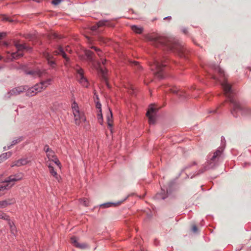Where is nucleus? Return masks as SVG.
<instances>
[{"label": "nucleus", "mask_w": 251, "mask_h": 251, "mask_svg": "<svg viewBox=\"0 0 251 251\" xmlns=\"http://www.w3.org/2000/svg\"><path fill=\"white\" fill-rule=\"evenodd\" d=\"M27 86H21L13 88L5 95V98L9 99L12 96H15L20 95L21 93L26 91Z\"/></svg>", "instance_id": "nucleus-4"}, {"label": "nucleus", "mask_w": 251, "mask_h": 251, "mask_svg": "<svg viewBox=\"0 0 251 251\" xmlns=\"http://www.w3.org/2000/svg\"><path fill=\"white\" fill-rule=\"evenodd\" d=\"M171 19V17H165L164 18V20H166V19Z\"/></svg>", "instance_id": "nucleus-51"}, {"label": "nucleus", "mask_w": 251, "mask_h": 251, "mask_svg": "<svg viewBox=\"0 0 251 251\" xmlns=\"http://www.w3.org/2000/svg\"><path fill=\"white\" fill-rule=\"evenodd\" d=\"M7 35V33L5 32H0V41L5 38Z\"/></svg>", "instance_id": "nucleus-41"}, {"label": "nucleus", "mask_w": 251, "mask_h": 251, "mask_svg": "<svg viewBox=\"0 0 251 251\" xmlns=\"http://www.w3.org/2000/svg\"><path fill=\"white\" fill-rule=\"evenodd\" d=\"M40 85V82L36 84L34 86L32 87V90H35V91H37L38 93L42 91L43 89H42V86H41Z\"/></svg>", "instance_id": "nucleus-30"}, {"label": "nucleus", "mask_w": 251, "mask_h": 251, "mask_svg": "<svg viewBox=\"0 0 251 251\" xmlns=\"http://www.w3.org/2000/svg\"><path fill=\"white\" fill-rule=\"evenodd\" d=\"M54 55L59 54L61 55L64 58L66 59V62L64 63L65 66H67V62L69 61L68 58L66 56L63 48H58V50L53 52Z\"/></svg>", "instance_id": "nucleus-12"}, {"label": "nucleus", "mask_w": 251, "mask_h": 251, "mask_svg": "<svg viewBox=\"0 0 251 251\" xmlns=\"http://www.w3.org/2000/svg\"><path fill=\"white\" fill-rule=\"evenodd\" d=\"M0 219L6 221L7 223H9V221H11L9 217L4 213H0Z\"/></svg>", "instance_id": "nucleus-31"}, {"label": "nucleus", "mask_w": 251, "mask_h": 251, "mask_svg": "<svg viewBox=\"0 0 251 251\" xmlns=\"http://www.w3.org/2000/svg\"><path fill=\"white\" fill-rule=\"evenodd\" d=\"M133 63H134V65H135V66H136L137 67H139V68H140V65H139V64L138 62H133Z\"/></svg>", "instance_id": "nucleus-50"}, {"label": "nucleus", "mask_w": 251, "mask_h": 251, "mask_svg": "<svg viewBox=\"0 0 251 251\" xmlns=\"http://www.w3.org/2000/svg\"><path fill=\"white\" fill-rule=\"evenodd\" d=\"M170 92L174 94H176L178 92V89L176 87H172L169 89Z\"/></svg>", "instance_id": "nucleus-38"}, {"label": "nucleus", "mask_w": 251, "mask_h": 251, "mask_svg": "<svg viewBox=\"0 0 251 251\" xmlns=\"http://www.w3.org/2000/svg\"><path fill=\"white\" fill-rule=\"evenodd\" d=\"M222 153V151L220 150H217L213 154L211 160L213 161H215L216 158L220 156Z\"/></svg>", "instance_id": "nucleus-28"}, {"label": "nucleus", "mask_w": 251, "mask_h": 251, "mask_svg": "<svg viewBox=\"0 0 251 251\" xmlns=\"http://www.w3.org/2000/svg\"><path fill=\"white\" fill-rule=\"evenodd\" d=\"M96 107L97 108L100 109V110H101V104L99 101L96 102Z\"/></svg>", "instance_id": "nucleus-47"}, {"label": "nucleus", "mask_w": 251, "mask_h": 251, "mask_svg": "<svg viewBox=\"0 0 251 251\" xmlns=\"http://www.w3.org/2000/svg\"><path fill=\"white\" fill-rule=\"evenodd\" d=\"M156 111L157 109L154 107L153 105H151L147 113V116L149 118V122L150 124H154L155 123V117H154L153 114H155Z\"/></svg>", "instance_id": "nucleus-5"}, {"label": "nucleus", "mask_w": 251, "mask_h": 251, "mask_svg": "<svg viewBox=\"0 0 251 251\" xmlns=\"http://www.w3.org/2000/svg\"><path fill=\"white\" fill-rule=\"evenodd\" d=\"M132 30L137 34H141L143 31V28L142 27L138 26L137 25H132L131 26Z\"/></svg>", "instance_id": "nucleus-22"}, {"label": "nucleus", "mask_w": 251, "mask_h": 251, "mask_svg": "<svg viewBox=\"0 0 251 251\" xmlns=\"http://www.w3.org/2000/svg\"><path fill=\"white\" fill-rule=\"evenodd\" d=\"M71 242L73 246L78 247V242L75 236H73L71 237Z\"/></svg>", "instance_id": "nucleus-29"}, {"label": "nucleus", "mask_w": 251, "mask_h": 251, "mask_svg": "<svg viewBox=\"0 0 251 251\" xmlns=\"http://www.w3.org/2000/svg\"><path fill=\"white\" fill-rule=\"evenodd\" d=\"M24 175L22 173H18L8 177L4 181L0 183V197L2 196L5 192L10 189L16 181L21 180Z\"/></svg>", "instance_id": "nucleus-2"}, {"label": "nucleus", "mask_w": 251, "mask_h": 251, "mask_svg": "<svg viewBox=\"0 0 251 251\" xmlns=\"http://www.w3.org/2000/svg\"><path fill=\"white\" fill-rule=\"evenodd\" d=\"M11 155H12V153L10 151H8V152H7L2 154L0 156V162L1 161L6 160V159H7L9 157H10L11 156Z\"/></svg>", "instance_id": "nucleus-24"}, {"label": "nucleus", "mask_w": 251, "mask_h": 251, "mask_svg": "<svg viewBox=\"0 0 251 251\" xmlns=\"http://www.w3.org/2000/svg\"><path fill=\"white\" fill-rule=\"evenodd\" d=\"M65 47H69V46H68V45H67V46H66Z\"/></svg>", "instance_id": "nucleus-56"}, {"label": "nucleus", "mask_w": 251, "mask_h": 251, "mask_svg": "<svg viewBox=\"0 0 251 251\" xmlns=\"http://www.w3.org/2000/svg\"><path fill=\"white\" fill-rule=\"evenodd\" d=\"M126 199H125V200H124L122 201H119L117 203H112V202L105 203H104L103 204H101V207L105 208V207H110V206H112L119 205L121 204Z\"/></svg>", "instance_id": "nucleus-21"}, {"label": "nucleus", "mask_w": 251, "mask_h": 251, "mask_svg": "<svg viewBox=\"0 0 251 251\" xmlns=\"http://www.w3.org/2000/svg\"><path fill=\"white\" fill-rule=\"evenodd\" d=\"M206 170V169L205 168H204L203 170H201V173H203V172H204L205 170Z\"/></svg>", "instance_id": "nucleus-52"}, {"label": "nucleus", "mask_w": 251, "mask_h": 251, "mask_svg": "<svg viewBox=\"0 0 251 251\" xmlns=\"http://www.w3.org/2000/svg\"><path fill=\"white\" fill-rule=\"evenodd\" d=\"M52 162H53L55 164H56L59 169L61 168L60 163L59 160L57 157H55L53 159H52L51 160Z\"/></svg>", "instance_id": "nucleus-37"}, {"label": "nucleus", "mask_w": 251, "mask_h": 251, "mask_svg": "<svg viewBox=\"0 0 251 251\" xmlns=\"http://www.w3.org/2000/svg\"><path fill=\"white\" fill-rule=\"evenodd\" d=\"M2 21H6V22H8L10 23H13L15 21L13 19H11L10 18H9L8 17L4 15H2Z\"/></svg>", "instance_id": "nucleus-34"}, {"label": "nucleus", "mask_w": 251, "mask_h": 251, "mask_svg": "<svg viewBox=\"0 0 251 251\" xmlns=\"http://www.w3.org/2000/svg\"><path fill=\"white\" fill-rule=\"evenodd\" d=\"M102 26H113V25L107 21H101L97 24L92 26L91 29L92 31H96L99 27Z\"/></svg>", "instance_id": "nucleus-9"}, {"label": "nucleus", "mask_w": 251, "mask_h": 251, "mask_svg": "<svg viewBox=\"0 0 251 251\" xmlns=\"http://www.w3.org/2000/svg\"><path fill=\"white\" fill-rule=\"evenodd\" d=\"M165 198H166V197H164V196H163V197H162V198L163 199H164Z\"/></svg>", "instance_id": "nucleus-55"}, {"label": "nucleus", "mask_w": 251, "mask_h": 251, "mask_svg": "<svg viewBox=\"0 0 251 251\" xmlns=\"http://www.w3.org/2000/svg\"><path fill=\"white\" fill-rule=\"evenodd\" d=\"M79 83L85 87H88L89 85L87 79L83 75V71L81 68H79Z\"/></svg>", "instance_id": "nucleus-10"}, {"label": "nucleus", "mask_w": 251, "mask_h": 251, "mask_svg": "<svg viewBox=\"0 0 251 251\" xmlns=\"http://www.w3.org/2000/svg\"><path fill=\"white\" fill-rule=\"evenodd\" d=\"M52 81V79L51 78H48L46 80H42L40 81L41 86H42V89L44 90L46 89L50 85Z\"/></svg>", "instance_id": "nucleus-18"}, {"label": "nucleus", "mask_w": 251, "mask_h": 251, "mask_svg": "<svg viewBox=\"0 0 251 251\" xmlns=\"http://www.w3.org/2000/svg\"><path fill=\"white\" fill-rule=\"evenodd\" d=\"M15 200L14 199H8L0 201V208L5 207L8 205L14 203Z\"/></svg>", "instance_id": "nucleus-17"}, {"label": "nucleus", "mask_w": 251, "mask_h": 251, "mask_svg": "<svg viewBox=\"0 0 251 251\" xmlns=\"http://www.w3.org/2000/svg\"><path fill=\"white\" fill-rule=\"evenodd\" d=\"M85 53L88 59L91 61H93L95 57L94 52L90 50H86Z\"/></svg>", "instance_id": "nucleus-25"}, {"label": "nucleus", "mask_w": 251, "mask_h": 251, "mask_svg": "<svg viewBox=\"0 0 251 251\" xmlns=\"http://www.w3.org/2000/svg\"><path fill=\"white\" fill-rule=\"evenodd\" d=\"M99 70L102 75V78L105 81V83H106L107 85L108 86V84L107 82V78L105 76V74L107 73V70H106L105 67H103L102 66V65L100 63L99 64Z\"/></svg>", "instance_id": "nucleus-16"}, {"label": "nucleus", "mask_w": 251, "mask_h": 251, "mask_svg": "<svg viewBox=\"0 0 251 251\" xmlns=\"http://www.w3.org/2000/svg\"><path fill=\"white\" fill-rule=\"evenodd\" d=\"M61 1V0H52V3L54 5H57Z\"/></svg>", "instance_id": "nucleus-44"}, {"label": "nucleus", "mask_w": 251, "mask_h": 251, "mask_svg": "<svg viewBox=\"0 0 251 251\" xmlns=\"http://www.w3.org/2000/svg\"><path fill=\"white\" fill-rule=\"evenodd\" d=\"M95 51L96 52V53H97L98 55L99 56H100L101 54H100V48H95Z\"/></svg>", "instance_id": "nucleus-45"}, {"label": "nucleus", "mask_w": 251, "mask_h": 251, "mask_svg": "<svg viewBox=\"0 0 251 251\" xmlns=\"http://www.w3.org/2000/svg\"><path fill=\"white\" fill-rule=\"evenodd\" d=\"M146 38L151 41L162 42L161 39L155 34H150L146 36Z\"/></svg>", "instance_id": "nucleus-15"}, {"label": "nucleus", "mask_w": 251, "mask_h": 251, "mask_svg": "<svg viewBox=\"0 0 251 251\" xmlns=\"http://www.w3.org/2000/svg\"><path fill=\"white\" fill-rule=\"evenodd\" d=\"M51 149L49 148L48 145H45L44 148V151L46 152H48Z\"/></svg>", "instance_id": "nucleus-43"}, {"label": "nucleus", "mask_w": 251, "mask_h": 251, "mask_svg": "<svg viewBox=\"0 0 251 251\" xmlns=\"http://www.w3.org/2000/svg\"><path fill=\"white\" fill-rule=\"evenodd\" d=\"M44 56L47 59L48 64L50 66L51 69H54L56 67V63L54 60L52 55L49 53L48 52L44 53Z\"/></svg>", "instance_id": "nucleus-7"}, {"label": "nucleus", "mask_w": 251, "mask_h": 251, "mask_svg": "<svg viewBox=\"0 0 251 251\" xmlns=\"http://www.w3.org/2000/svg\"><path fill=\"white\" fill-rule=\"evenodd\" d=\"M112 118V114L111 111L109 109V115H108L107 116V123L108 125L110 126H112V120H111V119Z\"/></svg>", "instance_id": "nucleus-33"}, {"label": "nucleus", "mask_w": 251, "mask_h": 251, "mask_svg": "<svg viewBox=\"0 0 251 251\" xmlns=\"http://www.w3.org/2000/svg\"><path fill=\"white\" fill-rule=\"evenodd\" d=\"M79 203H82L84 205L88 206L89 201L87 200H85L81 201L79 200Z\"/></svg>", "instance_id": "nucleus-42"}, {"label": "nucleus", "mask_w": 251, "mask_h": 251, "mask_svg": "<svg viewBox=\"0 0 251 251\" xmlns=\"http://www.w3.org/2000/svg\"><path fill=\"white\" fill-rule=\"evenodd\" d=\"M47 156L50 161L55 158V157H56L54 152L52 150L47 153Z\"/></svg>", "instance_id": "nucleus-27"}, {"label": "nucleus", "mask_w": 251, "mask_h": 251, "mask_svg": "<svg viewBox=\"0 0 251 251\" xmlns=\"http://www.w3.org/2000/svg\"><path fill=\"white\" fill-rule=\"evenodd\" d=\"M131 89L132 91H133V90H134L133 86H131Z\"/></svg>", "instance_id": "nucleus-53"}, {"label": "nucleus", "mask_w": 251, "mask_h": 251, "mask_svg": "<svg viewBox=\"0 0 251 251\" xmlns=\"http://www.w3.org/2000/svg\"><path fill=\"white\" fill-rule=\"evenodd\" d=\"M14 46L15 47H27L26 45L23 44L22 43H21L19 41H14Z\"/></svg>", "instance_id": "nucleus-35"}, {"label": "nucleus", "mask_w": 251, "mask_h": 251, "mask_svg": "<svg viewBox=\"0 0 251 251\" xmlns=\"http://www.w3.org/2000/svg\"><path fill=\"white\" fill-rule=\"evenodd\" d=\"M50 38H61V36L55 32H51L49 34Z\"/></svg>", "instance_id": "nucleus-32"}, {"label": "nucleus", "mask_w": 251, "mask_h": 251, "mask_svg": "<svg viewBox=\"0 0 251 251\" xmlns=\"http://www.w3.org/2000/svg\"><path fill=\"white\" fill-rule=\"evenodd\" d=\"M72 101H73V103L72 104V108L73 114L74 115L75 123L77 124V121L78 118V106L77 103L75 101L74 96H72Z\"/></svg>", "instance_id": "nucleus-8"}, {"label": "nucleus", "mask_w": 251, "mask_h": 251, "mask_svg": "<svg viewBox=\"0 0 251 251\" xmlns=\"http://www.w3.org/2000/svg\"><path fill=\"white\" fill-rule=\"evenodd\" d=\"M86 121V118L84 115L83 113H81L79 112V121L85 122Z\"/></svg>", "instance_id": "nucleus-36"}, {"label": "nucleus", "mask_w": 251, "mask_h": 251, "mask_svg": "<svg viewBox=\"0 0 251 251\" xmlns=\"http://www.w3.org/2000/svg\"><path fill=\"white\" fill-rule=\"evenodd\" d=\"M4 45L5 46H8V44L6 42H4Z\"/></svg>", "instance_id": "nucleus-54"}, {"label": "nucleus", "mask_w": 251, "mask_h": 251, "mask_svg": "<svg viewBox=\"0 0 251 251\" xmlns=\"http://www.w3.org/2000/svg\"><path fill=\"white\" fill-rule=\"evenodd\" d=\"M49 172L50 174L57 180L59 181L60 176L57 175L56 172L54 170L53 167H52L50 163L48 164Z\"/></svg>", "instance_id": "nucleus-14"}, {"label": "nucleus", "mask_w": 251, "mask_h": 251, "mask_svg": "<svg viewBox=\"0 0 251 251\" xmlns=\"http://www.w3.org/2000/svg\"><path fill=\"white\" fill-rule=\"evenodd\" d=\"M151 70L154 72L155 76L159 79L164 77V72L166 64L162 60H154L152 64H151Z\"/></svg>", "instance_id": "nucleus-3"}, {"label": "nucleus", "mask_w": 251, "mask_h": 251, "mask_svg": "<svg viewBox=\"0 0 251 251\" xmlns=\"http://www.w3.org/2000/svg\"><path fill=\"white\" fill-rule=\"evenodd\" d=\"M192 230L194 232H197L198 231V228L196 225H193L192 227Z\"/></svg>", "instance_id": "nucleus-46"}, {"label": "nucleus", "mask_w": 251, "mask_h": 251, "mask_svg": "<svg viewBox=\"0 0 251 251\" xmlns=\"http://www.w3.org/2000/svg\"><path fill=\"white\" fill-rule=\"evenodd\" d=\"M18 50L16 52L11 53V57L13 59H17L18 57L22 56L23 54L24 50L28 49L29 48H17Z\"/></svg>", "instance_id": "nucleus-13"}, {"label": "nucleus", "mask_w": 251, "mask_h": 251, "mask_svg": "<svg viewBox=\"0 0 251 251\" xmlns=\"http://www.w3.org/2000/svg\"><path fill=\"white\" fill-rule=\"evenodd\" d=\"M25 74L26 75H31L34 77H42L45 75L47 74L46 70H40L37 69L36 70H31L29 71H26Z\"/></svg>", "instance_id": "nucleus-6"}, {"label": "nucleus", "mask_w": 251, "mask_h": 251, "mask_svg": "<svg viewBox=\"0 0 251 251\" xmlns=\"http://www.w3.org/2000/svg\"><path fill=\"white\" fill-rule=\"evenodd\" d=\"M29 162L27 158H21L17 161L13 162L11 165V167L14 166H21L27 164Z\"/></svg>", "instance_id": "nucleus-11"}, {"label": "nucleus", "mask_w": 251, "mask_h": 251, "mask_svg": "<svg viewBox=\"0 0 251 251\" xmlns=\"http://www.w3.org/2000/svg\"><path fill=\"white\" fill-rule=\"evenodd\" d=\"M26 95L28 97H32L38 93L37 91L32 90V87L27 88L26 90Z\"/></svg>", "instance_id": "nucleus-23"}, {"label": "nucleus", "mask_w": 251, "mask_h": 251, "mask_svg": "<svg viewBox=\"0 0 251 251\" xmlns=\"http://www.w3.org/2000/svg\"><path fill=\"white\" fill-rule=\"evenodd\" d=\"M98 118L99 121V122L100 123L101 121H102V116L101 113V110H100L98 114Z\"/></svg>", "instance_id": "nucleus-39"}, {"label": "nucleus", "mask_w": 251, "mask_h": 251, "mask_svg": "<svg viewBox=\"0 0 251 251\" xmlns=\"http://www.w3.org/2000/svg\"><path fill=\"white\" fill-rule=\"evenodd\" d=\"M182 31L184 34H187L188 33L187 29L185 28H183L182 29Z\"/></svg>", "instance_id": "nucleus-48"}, {"label": "nucleus", "mask_w": 251, "mask_h": 251, "mask_svg": "<svg viewBox=\"0 0 251 251\" xmlns=\"http://www.w3.org/2000/svg\"><path fill=\"white\" fill-rule=\"evenodd\" d=\"M22 140H23V137H18V138H17L16 139L13 140L12 141V143H11L10 145L8 146L7 147H4L3 148V149H4V150H8V149H10L12 146H13L16 145V144L20 142Z\"/></svg>", "instance_id": "nucleus-19"}, {"label": "nucleus", "mask_w": 251, "mask_h": 251, "mask_svg": "<svg viewBox=\"0 0 251 251\" xmlns=\"http://www.w3.org/2000/svg\"><path fill=\"white\" fill-rule=\"evenodd\" d=\"M101 60L102 64L103 65H104V64H105L106 61V59H103L101 58Z\"/></svg>", "instance_id": "nucleus-49"}, {"label": "nucleus", "mask_w": 251, "mask_h": 251, "mask_svg": "<svg viewBox=\"0 0 251 251\" xmlns=\"http://www.w3.org/2000/svg\"><path fill=\"white\" fill-rule=\"evenodd\" d=\"M8 224L9 226V227L11 230V232L14 235H15V233L17 231L16 227L14 225L12 221H9V223Z\"/></svg>", "instance_id": "nucleus-26"}, {"label": "nucleus", "mask_w": 251, "mask_h": 251, "mask_svg": "<svg viewBox=\"0 0 251 251\" xmlns=\"http://www.w3.org/2000/svg\"><path fill=\"white\" fill-rule=\"evenodd\" d=\"M213 68L216 73L219 74L220 78H218L215 76H213L212 78L215 80L217 79L221 82L225 96L228 98L230 103L232 104L233 109L231 110L232 115L236 116L234 113L237 112H240L242 115L249 113L250 109L247 106L240 104L234 98V93L231 88V86L227 83L224 71L217 65H214Z\"/></svg>", "instance_id": "nucleus-1"}, {"label": "nucleus", "mask_w": 251, "mask_h": 251, "mask_svg": "<svg viewBox=\"0 0 251 251\" xmlns=\"http://www.w3.org/2000/svg\"><path fill=\"white\" fill-rule=\"evenodd\" d=\"M165 42H168L171 45H179V41L175 38L170 37L165 39Z\"/></svg>", "instance_id": "nucleus-20"}, {"label": "nucleus", "mask_w": 251, "mask_h": 251, "mask_svg": "<svg viewBox=\"0 0 251 251\" xmlns=\"http://www.w3.org/2000/svg\"><path fill=\"white\" fill-rule=\"evenodd\" d=\"M88 247V246L86 243L79 244V249H85Z\"/></svg>", "instance_id": "nucleus-40"}]
</instances>
